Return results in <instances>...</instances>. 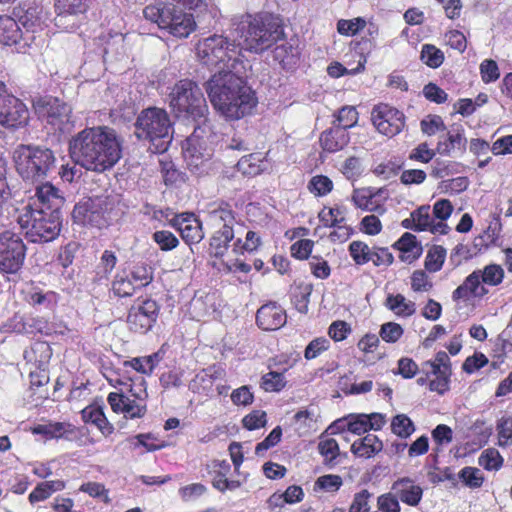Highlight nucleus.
<instances>
[{
    "label": "nucleus",
    "instance_id": "nucleus-1",
    "mask_svg": "<svg viewBox=\"0 0 512 512\" xmlns=\"http://www.w3.org/2000/svg\"><path fill=\"white\" fill-rule=\"evenodd\" d=\"M69 150L75 163L94 172L111 169L122 154L115 131L106 126L83 129L72 138Z\"/></svg>",
    "mask_w": 512,
    "mask_h": 512
},
{
    "label": "nucleus",
    "instance_id": "nucleus-2",
    "mask_svg": "<svg viewBox=\"0 0 512 512\" xmlns=\"http://www.w3.org/2000/svg\"><path fill=\"white\" fill-rule=\"evenodd\" d=\"M238 74H214L207 82L206 91L211 104L227 121L251 115L258 104L255 91Z\"/></svg>",
    "mask_w": 512,
    "mask_h": 512
},
{
    "label": "nucleus",
    "instance_id": "nucleus-3",
    "mask_svg": "<svg viewBox=\"0 0 512 512\" xmlns=\"http://www.w3.org/2000/svg\"><path fill=\"white\" fill-rule=\"evenodd\" d=\"M235 31L246 51L260 54L284 37L279 18L268 12L245 14L236 23Z\"/></svg>",
    "mask_w": 512,
    "mask_h": 512
},
{
    "label": "nucleus",
    "instance_id": "nucleus-4",
    "mask_svg": "<svg viewBox=\"0 0 512 512\" xmlns=\"http://www.w3.org/2000/svg\"><path fill=\"white\" fill-rule=\"evenodd\" d=\"M199 62L217 74L245 73V60L242 48L235 41L220 34L200 39L195 46Z\"/></svg>",
    "mask_w": 512,
    "mask_h": 512
},
{
    "label": "nucleus",
    "instance_id": "nucleus-5",
    "mask_svg": "<svg viewBox=\"0 0 512 512\" xmlns=\"http://www.w3.org/2000/svg\"><path fill=\"white\" fill-rule=\"evenodd\" d=\"M122 208L123 204L116 195L89 197L74 206L72 218L83 226L102 229L122 216Z\"/></svg>",
    "mask_w": 512,
    "mask_h": 512
},
{
    "label": "nucleus",
    "instance_id": "nucleus-6",
    "mask_svg": "<svg viewBox=\"0 0 512 512\" xmlns=\"http://www.w3.org/2000/svg\"><path fill=\"white\" fill-rule=\"evenodd\" d=\"M135 135L151 144L155 153H163L172 140V122L166 110L149 107L141 111L135 122Z\"/></svg>",
    "mask_w": 512,
    "mask_h": 512
},
{
    "label": "nucleus",
    "instance_id": "nucleus-7",
    "mask_svg": "<svg viewBox=\"0 0 512 512\" xmlns=\"http://www.w3.org/2000/svg\"><path fill=\"white\" fill-rule=\"evenodd\" d=\"M18 224L30 242H51L60 234L61 213L38 210L33 205H26L18 216Z\"/></svg>",
    "mask_w": 512,
    "mask_h": 512
},
{
    "label": "nucleus",
    "instance_id": "nucleus-8",
    "mask_svg": "<svg viewBox=\"0 0 512 512\" xmlns=\"http://www.w3.org/2000/svg\"><path fill=\"white\" fill-rule=\"evenodd\" d=\"M143 15L177 38H187L196 29L193 14L178 9L173 3L149 4L143 9Z\"/></svg>",
    "mask_w": 512,
    "mask_h": 512
},
{
    "label": "nucleus",
    "instance_id": "nucleus-9",
    "mask_svg": "<svg viewBox=\"0 0 512 512\" xmlns=\"http://www.w3.org/2000/svg\"><path fill=\"white\" fill-rule=\"evenodd\" d=\"M13 160L17 173L24 180L38 181L54 166L55 156L47 147L20 144L14 151Z\"/></svg>",
    "mask_w": 512,
    "mask_h": 512
},
{
    "label": "nucleus",
    "instance_id": "nucleus-10",
    "mask_svg": "<svg viewBox=\"0 0 512 512\" xmlns=\"http://www.w3.org/2000/svg\"><path fill=\"white\" fill-rule=\"evenodd\" d=\"M118 383L123 385V388L110 392L107 396L111 410L116 414H122L126 419L143 418L147 413L148 398L145 380Z\"/></svg>",
    "mask_w": 512,
    "mask_h": 512
},
{
    "label": "nucleus",
    "instance_id": "nucleus-11",
    "mask_svg": "<svg viewBox=\"0 0 512 512\" xmlns=\"http://www.w3.org/2000/svg\"><path fill=\"white\" fill-rule=\"evenodd\" d=\"M169 106L176 116L202 117L209 113L204 94L191 79L177 81L168 94Z\"/></svg>",
    "mask_w": 512,
    "mask_h": 512
},
{
    "label": "nucleus",
    "instance_id": "nucleus-12",
    "mask_svg": "<svg viewBox=\"0 0 512 512\" xmlns=\"http://www.w3.org/2000/svg\"><path fill=\"white\" fill-rule=\"evenodd\" d=\"M33 109L39 120L51 126L54 132L64 133L72 127V109L57 97H39L33 101Z\"/></svg>",
    "mask_w": 512,
    "mask_h": 512
},
{
    "label": "nucleus",
    "instance_id": "nucleus-13",
    "mask_svg": "<svg viewBox=\"0 0 512 512\" xmlns=\"http://www.w3.org/2000/svg\"><path fill=\"white\" fill-rule=\"evenodd\" d=\"M152 280V270L145 263L123 267L114 275L111 291L118 298L132 297L137 290L146 287Z\"/></svg>",
    "mask_w": 512,
    "mask_h": 512
},
{
    "label": "nucleus",
    "instance_id": "nucleus-14",
    "mask_svg": "<svg viewBox=\"0 0 512 512\" xmlns=\"http://www.w3.org/2000/svg\"><path fill=\"white\" fill-rule=\"evenodd\" d=\"M160 313V306L152 298H137L130 306L126 324L128 329L135 333L144 335L156 324Z\"/></svg>",
    "mask_w": 512,
    "mask_h": 512
},
{
    "label": "nucleus",
    "instance_id": "nucleus-15",
    "mask_svg": "<svg viewBox=\"0 0 512 512\" xmlns=\"http://www.w3.org/2000/svg\"><path fill=\"white\" fill-rule=\"evenodd\" d=\"M26 257V246L20 236L11 232L0 233V273H18Z\"/></svg>",
    "mask_w": 512,
    "mask_h": 512
},
{
    "label": "nucleus",
    "instance_id": "nucleus-16",
    "mask_svg": "<svg viewBox=\"0 0 512 512\" xmlns=\"http://www.w3.org/2000/svg\"><path fill=\"white\" fill-rule=\"evenodd\" d=\"M371 120L376 130L389 138L400 134L406 126L404 113L385 103L373 107Z\"/></svg>",
    "mask_w": 512,
    "mask_h": 512
},
{
    "label": "nucleus",
    "instance_id": "nucleus-17",
    "mask_svg": "<svg viewBox=\"0 0 512 512\" xmlns=\"http://www.w3.org/2000/svg\"><path fill=\"white\" fill-rule=\"evenodd\" d=\"M423 370L427 375L434 376L429 381V390L439 395H444L450 389V377L452 375L451 360L445 351L435 354L433 360L423 363Z\"/></svg>",
    "mask_w": 512,
    "mask_h": 512
},
{
    "label": "nucleus",
    "instance_id": "nucleus-18",
    "mask_svg": "<svg viewBox=\"0 0 512 512\" xmlns=\"http://www.w3.org/2000/svg\"><path fill=\"white\" fill-rule=\"evenodd\" d=\"M429 205H422L413 210L408 218L401 221V226L415 232L428 231L434 235H447L451 228L447 223L436 222L431 216Z\"/></svg>",
    "mask_w": 512,
    "mask_h": 512
},
{
    "label": "nucleus",
    "instance_id": "nucleus-19",
    "mask_svg": "<svg viewBox=\"0 0 512 512\" xmlns=\"http://www.w3.org/2000/svg\"><path fill=\"white\" fill-rule=\"evenodd\" d=\"M346 209L341 206H324L318 213V218L323 227L334 228L330 233L332 241H346L352 234V229L346 224Z\"/></svg>",
    "mask_w": 512,
    "mask_h": 512
},
{
    "label": "nucleus",
    "instance_id": "nucleus-20",
    "mask_svg": "<svg viewBox=\"0 0 512 512\" xmlns=\"http://www.w3.org/2000/svg\"><path fill=\"white\" fill-rule=\"evenodd\" d=\"M169 225L179 232L182 240L189 246L198 244L204 238L202 222L193 212L175 214Z\"/></svg>",
    "mask_w": 512,
    "mask_h": 512
},
{
    "label": "nucleus",
    "instance_id": "nucleus-21",
    "mask_svg": "<svg viewBox=\"0 0 512 512\" xmlns=\"http://www.w3.org/2000/svg\"><path fill=\"white\" fill-rule=\"evenodd\" d=\"M34 435H41L45 441L65 440L77 441L83 436L81 428L70 422H48L46 424H37L30 428Z\"/></svg>",
    "mask_w": 512,
    "mask_h": 512
},
{
    "label": "nucleus",
    "instance_id": "nucleus-22",
    "mask_svg": "<svg viewBox=\"0 0 512 512\" xmlns=\"http://www.w3.org/2000/svg\"><path fill=\"white\" fill-rule=\"evenodd\" d=\"M33 40L34 36L23 33L14 17L0 15V44L14 46L17 50H21L30 46Z\"/></svg>",
    "mask_w": 512,
    "mask_h": 512
},
{
    "label": "nucleus",
    "instance_id": "nucleus-23",
    "mask_svg": "<svg viewBox=\"0 0 512 512\" xmlns=\"http://www.w3.org/2000/svg\"><path fill=\"white\" fill-rule=\"evenodd\" d=\"M7 101L0 113V125L12 130L26 126L29 122V110L26 104L14 95L8 97Z\"/></svg>",
    "mask_w": 512,
    "mask_h": 512
},
{
    "label": "nucleus",
    "instance_id": "nucleus-24",
    "mask_svg": "<svg viewBox=\"0 0 512 512\" xmlns=\"http://www.w3.org/2000/svg\"><path fill=\"white\" fill-rule=\"evenodd\" d=\"M287 322L285 309L276 301L263 304L256 313V324L264 331H276Z\"/></svg>",
    "mask_w": 512,
    "mask_h": 512
},
{
    "label": "nucleus",
    "instance_id": "nucleus-25",
    "mask_svg": "<svg viewBox=\"0 0 512 512\" xmlns=\"http://www.w3.org/2000/svg\"><path fill=\"white\" fill-rule=\"evenodd\" d=\"M65 202V198L60 194L57 187L49 182L36 187V192L30 198L27 205H33L38 210H46L47 212H60Z\"/></svg>",
    "mask_w": 512,
    "mask_h": 512
},
{
    "label": "nucleus",
    "instance_id": "nucleus-26",
    "mask_svg": "<svg viewBox=\"0 0 512 512\" xmlns=\"http://www.w3.org/2000/svg\"><path fill=\"white\" fill-rule=\"evenodd\" d=\"M467 138L465 129L461 124L453 123L446 134L441 136L436 145V151L440 155L450 156L455 152L466 151Z\"/></svg>",
    "mask_w": 512,
    "mask_h": 512
},
{
    "label": "nucleus",
    "instance_id": "nucleus-27",
    "mask_svg": "<svg viewBox=\"0 0 512 512\" xmlns=\"http://www.w3.org/2000/svg\"><path fill=\"white\" fill-rule=\"evenodd\" d=\"M182 150L184 160L192 172H198L213 155L210 145L190 140H185Z\"/></svg>",
    "mask_w": 512,
    "mask_h": 512
},
{
    "label": "nucleus",
    "instance_id": "nucleus-28",
    "mask_svg": "<svg viewBox=\"0 0 512 512\" xmlns=\"http://www.w3.org/2000/svg\"><path fill=\"white\" fill-rule=\"evenodd\" d=\"M391 489L398 499L408 506H417L423 497L422 487L409 477L396 480Z\"/></svg>",
    "mask_w": 512,
    "mask_h": 512
},
{
    "label": "nucleus",
    "instance_id": "nucleus-29",
    "mask_svg": "<svg viewBox=\"0 0 512 512\" xmlns=\"http://www.w3.org/2000/svg\"><path fill=\"white\" fill-rule=\"evenodd\" d=\"M350 143V134L343 127L333 125L325 129L319 137L320 147L324 152L342 151Z\"/></svg>",
    "mask_w": 512,
    "mask_h": 512
},
{
    "label": "nucleus",
    "instance_id": "nucleus-30",
    "mask_svg": "<svg viewBox=\"0 0 512 512\" xmlns=\"http://www.w3.org/2000/svg\"><path fill=\"white\" fill-rule=\"evenodd\" d=\"M392 248L399 251V258L402 262L412 264L423 254V246L416 235L405 232L394 242Z\"/></svg>",
    "mask_w": 512,
    "mask_h": 512
},
{
    "label": "nucleus",
    "instance_id": "nucleus-31",
    "mask_svg": "<svg viewBox=\"0 0 512 512\" xmlns=\"http://www.w3.org/2000/svg\"><path fill=\"white\" fill-rule=\"evenodd\" d=\"M488 293V290L484 286H480L479 273L472 272L452 292V300L458 302L460 300L467 301L472 296L483 297Z\"/></svg>",
    "mask_w": 512,
    "mask_h": 512
},
{
    "label": "nucleus",
    "instance_id": "nucleus-32",
    "mask_svg": "<svg viewBox=\"0 0 512 512\" xmlns=\"http://www.w3.org/2000/svg\"><path fill=\"white\" fill-rule=\"evenodd\" d=\"M208 218L215 230L219 228L233 229L236 223L235 212L231 205L226 202L214 206L208 212Z\"/></svg>",
    "mask_w": 512,
    "mask_h": 512
},
{
    "label": "nucleus",
    "instance_id": "nucleus-33",
    "mask_svg": "<svg viewBox=\"0 0 512 512\" xmlns=\"http://www.w3.org/2000/svg\"><path fill=\"white\" fill-rule=\"evenodd\" d=\"M383 449L382 441L374 434H367L351 445V452L360 458H371Z\"/></svg>",
    "mask_w": 512,
    "mask_h": 512
},
{
    "label": "nucleus",
    "instance_id": "nucleus-34",
    "mask_svg": "<svg viewBox=\"0 0 512 512\" xmlns=\"http://www.w3.org/2000/svg\"><path fill=\"white\" fill-rule=\"evenodd\" d=\"M14 15L17 17V22L23 26L27 36H34L33 33L41 29V10L38 6H29L27 9L14 10Z\"/></svg>",
    "mask_w": 512,
    "mask_h": 512
},
{
    "label": "nucleus",
    "instance_id": "nucleus-35",
    "mask_svg": "<svg viewBox=\"0 0 512 512\" xmlns=\"http://www.w3.org/2000/svg\"><path fill=\"white\" fill-rule=\"evenodd\" d=\"M82 420L85 423L94 424L103 435L109 436L113 433L114 427L108 421L103 409L99 406L89 405L81 411Z\"/></svg>",
    "mask_w": 512,
    "mask_h": 512
},
{
    "label": "nucleus",
    "instance_id": "nucleus-36",
    "mask_svg": "<svg viewBox=\"0 0 512 512\" xmlns=\"http://www.w3.org/2000/svg\"><path fill=\"white\" fill-rule=\"evenodd\" d=\"M301 52L297 45L291 42H284L277 45L273 50V57L283 69H291L300 60Z\"/></svg>",
    "mask_w": 512,
    "mask_h": 512
},
{
    "label": "nucleus",
    "instance_id": "nucleus-37",
    "mask_svg": "<svg viewBox=\"0 0 512 512\" xmlns=\"http://www.w3.org/2000/svg\"><path fill=\"white\" fill-rule=\"evenodd\" d=\"M234 229L219 228L216 229L210 238L209 252L215 258L223 257L234 239Z\"/></svg>",
    "mask_w": 512,
    "mask_h": 512
},
{
    "label": "nucleus",
    "instance_id": "nucleus-38",
    "mask_svg": "<svg viewBox=\"0 0 512 512\" xmlns=\"http://www.w3.org/2000/svg\"><path fill=\"white\" fill-rule=\"evenodd\" d=\"M66 488V482L61 479L47 480L40 482L31 491L28 496L29 502L34 505L38 502L47 500L53 493L62 491Z\"/></svg>",
    "mask_w": 512,
    "mask_h": 512
},
{
    "label": "nucleus",
    "instance_id": "nucleus-39",
    "mask_svg": "<svg viewBox=\"0 0 512 512\" xmlns=\"http://www.w3.org/2000/svg\"><path fill=\"white\" fill-rule=\"evenodd\" d=\"M385 306L396 316L408 318L416 313L415 302L406 299L403 294H389L385 301Z\"/></svg>",
    "mask_w": 512,
    "mask_h": 512
},
{
    "label": "nucleus",
    "instance_id": "nucleus-40",
    "mask_svg": "<svg viewBox=\"0 0 512 512\" xmlns=\"http://www.w3.org/2000/svg\"><path fill=\"white\" fill-rule=\"evenodd\" d=\"M191 118L196 122V125L192 134L186 140L210 145L211 138L213 136V129L212 124L208 119V114H204L202 117Z\"/></svg>",
    "mask_w": 512,
    "mask_h": 512
},
{
    "label": "nucleus",
    "instance_id": "nucleus-41",
    "mask_svg": "<svg viewBox=\"0 0 512 512\" xmlns=\"http://www.w3.org/2000/svg\"><path fill=\"white\" fill-rule=\"evenodd\" d=\"M59 294L55 291L35 290L29 293L27 302L33 307H43L46 310L54 311L58 305Z\"/></svg>",
    "mask_w": 512,
    "mask_h": 512
},
{
    "label": "nucleus",
    "instance_id": "nucleus-42",
    "mask_svg": "<svg viewBox=\"0 0 512 512\" xmlns=\"http://www.w3.org/2000/svg\"><path fill=\"white\" fill-rule=\"evenodd\" d=\"M318 451L323 457L325 465L333 466L336 464V459L340 454V448L334 438L322 434L319 438Z\"/></svg>",
    "mask_w": 512,
    "mask_h": 512
},
{
    "label": "nucleus",
    "instance_id": "nucleus-43",
    "mask_svg": "<svg viewBox=\"0 0 512 512\" xmlns=\"http://www.w3.org/2000/svg\"><path fill=\"white\" fill-rule=\"evenodd\" d=\"M447 251L441 245H432L426 254L424 268L429 273L440 271L445 263Z\"/></svg>",
    "mask_w": 512,
    "mask_h": 512
},
{
    "label": "nucleus",
    "instance_id": "nucleus-44",
    "mask_svg": "<svg viewBox=\"0 0 512 512\" xmlns=\"http://www.w3.org/2000/svg\"><path fill=\"white\" fill-rule=\"evenodd\" d=\"M312 290V284L307 283H300L294 288L291 295V302L298 312L302 314H306L308 312Z\"/></svg>",
    "mask_w": 512,
    "mask_h": 512
},
{
    "label": "nucleus",
    "instance_id": "nucleus-45",
    "mask_svg": "<svg viewBox=\"0 0 512 512\" xmlns=\"http://www.w3.org/2000/svg\"><path fill=\"white\" fill-rule=\"evenodd\" d=\"M474 272L479 273L480 284L483 283L492 287L500 285L505 277L504 269L499 264H489L483 269H477Z\"/></svg>",
    "mask_w": 512,
    "mask_h": 512
},
{
    "label": "nucleus",
    "instance_id": "nucleus-46",
    "mask_svg": "<svg viewBox=\"0 0 512 512\" xmlns=\"http://www.w3.org/2000/svg\"><path fill=\"white\" fill-rule=\"evenodd\" d=\"M262 245V237L261 235L253 230L247 231L245 235V240L242 241L241 238H237L233 243V251L236 254H244L254 253L256 252L260 246Z\"/></svg>",
    "mask_w": 512,
    "mask_h": 512
},
{
    "label": "nucleus",
    "instance_id": "nucleus-47",
    "mask_svg": "<svg viewBox=\"0 0 512 512\" xmlns=\"http://www.w3.org/2000/svg\"><path fill=\"white\" fill-rule=\"evenodd\" d=\"M288 367H283L282 371H270L261 377L260 387L265 392H280L286 386L284 373Z\"/></svg>",
    "mask_w": 512,
    "mask_h": 512
},
{
    "label": "nucleus",
    "instance_id": "nucleus-48",
    "mask_svg": "<svg viewBox=\"0 0 512 512\" xmlns=\"http://www.w3.org/2000/svg\"><path fill=\"white\" fill-rule=\"evenodd\" d=\"M377 194L370 187L356 188L352 192L351 201L356 208L364 211H375L376 206H373V199Z\"/></svg>",
    "mask_w": 512,
    "mask_h": 512
},
{
    "label": "nucleus",
    "instance_id": "nucleus-49",
    "mask_svg": "<svg viewBox=\"0 0 512 512\" xmlns=\"http://www.w3.org/2000/svg\"><path fill=\"white\" fill-rule=\"evenodd\" d=\"M391 431L396 436L406 439L415 432V425L406 414H397L391 420Z\"/></svg>",
    "mask_w": 512,
    "mask_h": 512
},
{
    "label": "nucleus",
    "instance_id": "nucleus-50",
    "mask_svg": "<svg viewBox=\"0 0 512 512\" xmlns=\"http://www.w3.org/2000/svg\"><path fill=\"white\" fill-rule=\"evenodd\" d=\"M421 61L428 67L436 69L445 59L444 53L433 44H424L420 53Z\"/></svg>",
    "mask_w": 512,
    "mask_h": 512
},
{
    "label": "nucleus",
    "instance_id": "nucleus-51",
    "mask_svg": "<svg viewBox=\"0 0 512 512\" xmlns=\"http://www.w3.org/2000/svg\"><path fill=\"white\" fill-rule=\"evenodd\" d=\"M333 187L332 180L326 175L313 176L307 185L308 191L316 197L326 196L333 190Z\"/></svg>",
    "mask_w": 512,
    "mask_h": 512
},
{
    "label": "nucleus",
    "instance_id": "nucleus-52",
    "mask_svg": "<svg viewBox=\"0 0 512 512\" xmlns=\"http://www.w3.org/2000/svg\"><path fill=\"white\" fill-rule=\"evenodd\" d=\"M335 117L334 125L343 127L347 131L357 124L359 113L354 106H343L337 111Z\"/></svg>",
    "mask_w": 512,
    "mask_h": 512
},
{
    "label": "nucleus",
    "instance_id": "nucleus-53",
    "mask_svg": "<svg viewBox=\"0 0 512 512\" xmlns=\"http://www.w3.org/2000/svg\"><path fill=\"white\" fill-rule=\"evenodd\" d=\"M459 479L465 486L471 489L480 488L484 483V475L480 469L471 466H465L458 473Z\"/></svg>",
    "mask_w": 512,
    "mask_h": 512
},
{
    "label": "nucleus",
    "instance_id": "nucleus-54",
    "mask_svg": "<svg viewBox=\"0 0 512 512\" xmlns=\"http://www.w3.org/2000/svg\"><path fill=\"white\" fill-rule=\"evenodd\" d=\"M411 290L415 293L430 292L433 289V282L426 270L418 269L410 276Z\"/></svg>",
    "mask_w": 512,
    "mask_h": 512
},
{
    "label": "nucleus",
    "instance_id": "nucleus-55",
    "mask_svg": "<svg viewBox=\"0 0 512 512\" xmlns=\"http://www.w3.org/2000/svg\"><path fill=\"white\" fill-rule=\"evenodd\" d=\"M79 491L88 494L95 499H101L105 504H110L109 489L103 483L88 481L80 485Z\"/></svg>",
    "mask_w": 512,
    "mask_h": 512
},
{
    "label": "nucleus",
    "instance_id": "nucleus-56",
    "mask_svg": "<svg viewBox=\"0 0 512 512\" xmlns=\"http://www.w3.org/2000/svg\"><path fill=\"white\" fill-rule=\"evenodd\" d=\"M349 253L356 265H365L370 262L371 247L363 241H352L348 247Z\"/></svg>",
    "mask_w": 512,
    "mask_h": 512
},
{
    "label": "nucleus",
    "instance_id": "nucleus-57",
    "mask_svg": "<svg viewBox=\"0 0 512 512\" xmlns=\"http://www.w3.org/2000/svg\"><path fill=\"white\" fill-rule=\"evenodd\" d=\"M420 129L427 136H434L438 132L446 130V125L441 116L429 114L420 121Z\"/></svg>",
    "mask_w": 512,
    "mask_h": 512
},
{
    "label": "nucleus",
    "instance_id": "nucleus-58",
    "mask_svg": "<svg viewBox=\"0 0 512 512\" xmlns=\"http://www.w3.org/2000/svg\"><path fill=\"white\" fill-rule=\"evenodd\" d=\"M496 430L499 446L512 445V416H502L497 422Z\"/></svg>",
    "mask_w": 512,
    "mask_h": 512
},
{
    "label": "nucleus",
    "instance_id": "nucleus-59",
    "mask_svg": "<svg viewBox=\"0 0 512 512\" xmlns=\"http://www.w3.org/2000/svg\"><path fill=\"white\" fill-rule=\"evenodd\" d=\"M479 465L485 470H499L503 465V458L499 451L493 448L486 449L478 459Z\"/></svg>",
    "mask_w": 512,
    "mask_h": 512
},
{
    "label": "nucleus",
    "instance_id": "nucleus-60",
    "mask_svg": "<svg viewBox=\"0 0 512 512\" xmlns=\"http://www.w3.org/2000/svg\"><path fill=\"white\" fill-rule=\"evenodd\" d=\"M404 334L403 327L396 322H386L381 325L379 337L386 343H396Z\"/></svg>",
    "mask_w": 512,
    "mask_h": 512
},
{
    "label": "nucleus",
    "instance_id": "nucleus-61",
    "mask_svg": "<svg viewBox=\"0 0 512 512\" xmlns=\"http://www.w3.org/2000/svg\"><path fill=\"white\" fill-rule=\"evenodd\" d=\"M341 173L348 180L355 181L362 174L361 159L357 156H349L344 160L340 168Z\"/></svg>",
    "mask_w": 512,
    "mask_h": 512
},
{
    "label": "nucleus",
    "instance_id": "nucleus-62",
    "mask_svg": "<svg viewBox=\"0 0 512 512\" xmlns=\"http://www.w3.org/2000/svg\"><path fill=\"white\" fill-rule=\"evenodd\" d=\"M366 26V20L356 17L350 20L341 19L337 23V31L344 36H354Z\"/></svg>",
    "mask_w": 512,
    "mask_h": 512
},
{
    "label": "nucleus",
    "instance_id": "nucleus-63",
    "mask_svg": "<svg viewBox=\"0 0 512 512\" xmlns=\"http://www.w3.org/2000/svg\"><path fill=\"white\" fill-rule=\"evenodd\" d=\"M370 261L376 267H388L393 264L394 256L387 247L373 246L370 251Z\"/></svg>",
    "mask_w": 512,
    "mask_h": 512
},
{
    "label": "nucleus",
    "instance_id": "nucleus-64",
    "mask_svg": "<svg viewBox=\"0 0 512 512\" xmlns=\"http://www.w3.org/2000/svg\"><path fill=\"white\" fill-rule=\"evenodd\" d=\"M152 239L162 251H171L179 245L178 238L168 230L155 231Z\"/></svg>",
    "mask_w": 512,
    "mask_h": 512
}]
</instances>
